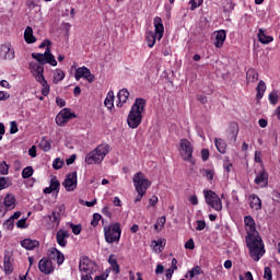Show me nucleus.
I'll return each mask as SVG.
<instances>
[{
	"instance_id": "16",
	"label": "nucleus",
	"mask_w": 280,
	"mask_h": 280,
	"mask_svg": "<svg viewBox=\"0 0 280 280\" xmlns=\"http://www.w3.org/2000/svg\"><path fill=\"white\" fill-rule=\"evenodd\" d=\"M38 269L43 275H51L54 272V262L47 257H44L38 262Z\"/></svg>"
},
{
	"instance_id": "32",
	"label": "nucleus",
	"mask_w": 280,
	"mask_h": 280,
	"mask_svg": "<svg viewBox=\"0 0 280 280\" xmlns=\"http://www.w3.org/2000/svg\"><path fill=\"white\" fill-rule=\"evenodd\" d=\"M108 264L112 266L113 272H115V275H119V264L117 262V258H115V255H109Z\"/></svg>"
},
{
	"instance_id": "56",
	"label": "nucleus",
	"mask_w": 280,
	"mask_h": 280,
	"mask_svg": "<svg viewBox=\"0 0 280 280\" xmlns=\"http://www.w3.org/2000/svg\"><path fill=\"white\" fill-rule=\"evenodd\" d=\"M7 100H10V93L0 91V102H5Z\"/></svg>"
},
{
	"instance_id": "57",
	"label": "nucleus",
	"mask_w": 280,
	"mask_h": 280,
	"mask_svg": "<svg viewBox=\"0 0 280 280\" xmlns=\"http://www.w3.org/2000/svg\"><path fill=\"white\" fill-rule=\"evenodd\" d=\"M8 187V179L5 177H0V191L7 189Z\"/></svg>"
},
{
	"instance_id": "58",
	"label": "nucleus",
	"mask_w": 280,
	"mask_h": 280,
	"mask_svg": "<svg viewBox=\"0 0 280 280\" xmlns=\"http://www.w3.org/2000/svg\"><path fill=\"white\" fill-rule=\"evenodd\" d=\"M201 159H202V161H209V150L208 149L201 150Z\"/></svg>"
},
{
	"instance_id": "47",
	"label": "nucleus",
	"mask_w": 280,
	"mask_h": 280,
	"mask_svg": "<svg viewBox=\"0 0 280 280\" xmlns=\"http://www.w3.org/2000/svg\"><path fill=\"white\" fill-rule=\"evenodd\" d=\"M70 228L72 229V233L74 234V235H80V233H82V225H80V224H70Z\"/></svg>"
},
{
	"instance_id": "29",
	"label": "nucleus",
	"mask_w": 280,
	"mask_h": 280,
	"mask_svg": "<svg viewBox=\"0 0 280 280\" xmlns=\"http://www.w3.org/2000/svg\"><path fill=\"white\" fill-rule=\"evenodd\" d=\"M257 80H259V74L257 73V71L255 69H249L246 72V82L247 84H250L253 82H257Z\"/></svg>"
},
{
	"instance_id": "24",
	"label": "nucleus",
	"mask_w": 280,
	"mask_h": 280,
	"mask_svg": "<svg viewBox=\"0 0 280 280\" xmlns=\"http://www.w3.org/2000/svg\"><path fill=\"white\" fill-rule=\"evenodd\" d=\"M21 246L26 250H34V248H38V246H40V243L36 240L25 238L21 242Z\"/></svg>"
},
{
	"instance_id": "1",
	"label": "nucleus",
	"mask_w": 280,
	"mask_h": 280,
	"mask_svg": "<svg viewBox=\"0 0 280 280\" xmlns=\"http://www.w3.org/2000/svg\"><path fill=\"white\" fill-rule=\"evenodd\" d=\"M143 110H145V100L136 98L127 118L129 128H139L141 121H143Z\"/></svg>"
},
{
	"instance_id": "36",
	"label": "nucleus",
	"mask_w": 280,
	"mask_h": 280,
	"mask_svg": "<svg viewBox=\"0 0 280 280\" xmlns=\"http://www.w3.org/2000/svg\"><path fill=\"white\" fill-rule=\"evenodd\" d=\"M39 148L44 152H49V150H51V140H48L47 138L43 137L39 142Z\"/></svg>"
},
{
	"instance_id": "20",
	"label": "nucleus",
	"mask_w": 280,
	"mask_h": 280,
	"mask_svg": "<svg viewBox=\"0 0 280 280\" xmlns=\"http://www.w3.org/2000/svg\"><path fill=\"white\" fill-rule=\"evenodd\" d=\"M154 27H155V35H158V40H161L163 38V34L165 32V27L163 26V20L161 18L156 16L154 18Z\"/></svg>"
},
{
	"instance_id": "51",
	"label": "nucleus",
	"mask_w": 280,
	"mask_h": 280,
	"mask_svg": "<svg viewBox=\"0 0 280 280\" xmlns=\"http://www.w3.org/2000/svg\"><path fill=\"white\" fill-rule=\"evenodd\" d=\"M103 215H106V218H113V212L110 211V207L104 206L102 209Z\"/></svg>"
},
{
	"instance_id": "6",
	"label": "nucleus",
	"mask_w": 280,
	"mask_h": 280,
	"mask_svg": "<svg viewBox=\"0 0 280 280\" xmlns=\"http://www.w3.org/2000/svg\"><path fill=\"white\" fill-rule=\"evenodd\" d=\"M179 154L183 161H187L191 165H196V160H194V145L187 139H182L179 142Z\"/></svg>"
},
{
	"instance_id": "5",
	"label": "nucleus",
	"mask_w": 280,
	"mask_h": 280,
	"mask_svg": "<svg viewBox=\"0 0 280 280\" xmlns=\"http://www.w3.org/2000/svg\"><path fill=\"white\" fill-rule=\"evenodd\" d=\"M104 237L107 244H115L121 240V224L119 222L104 226Z\"/></svg>"
},
{
	"instance_id": "17",
	"label": "nucleus",
	"mask_w": 280,
	"mask_h": 280,
	"mask_svg": "<svg viewBox=\"0 0 280 280\" xmlns=\"http://www.w3.org/2000/svg\"><path fill=\"white\" fill-rule=\"evenodd\" d=\"M0 58L2 60H13L14 58V48L12 44H3L0 48Z\"/></svg>"
},
{
	"instance_id": "61",
	"label": "nucleus",
	"mask_w": 280,
	"mask_h": 280,
	"mask_svg": "<svg viewBox=\"0 0 280 280\" xmlns=\"http://www.w3.org/2000/svg\"><path fill=\"white\" fill-rule=\"evenodd\" d=\"M156 202H159V197H156V196H152V198H150V200H149L150 207H154V205H156Z\"/></svg>"
},
{
	"instance_id": "64",
	"label": "nucleus",
	"mask_w": 280,
	"mask_h": 280,
	"mask_svg": "<svg viewBox=\"0 0 280 280\" xmlns=\"http://www.w3.org/2000/svg\"><path fill=\"white\" fill-rule=\"evenodd\" d=\"M81 280H93V277H91V273H82Z\"/></svg>"
},
{
	"instance_id": "23",
	"label": "nucleus",
	"mask_w": 280,
	"mask_h": 280,
	"mask_svg": "<svg viewBox=\"0 0 280 280\" xmlns=\"http://www.w3.org/2000/svg\"><path fill=\"white\" fill-rule=\"evenodd\" d=\"M68 237H69V232L67 230H59L56 234L57 244H59V246H62V248H65V246H67Z\"/></svg>"
},
{
	"instance_id": "19",
	"label": "nucleus",
	"mask_w": 280,
	"mask_h": 280,
	"mask_svg": "<svg viewBox=\"0 0 280 280\" xmlns=\"http://www.w3.org/2000/svg\"><path fill=\"white\" fill-rule=\"evenodd\" d=\"M56 191V194H58L60 191V182L58 180V178L56 176H52L50 179V185L49 187H46L44 189V194H51Z\"/></svg>"
},
{
	"instance_id": "44",
	"label": "nucleus",
	"mask_w": 280,
	"mask_h": 280,
	"mask_svg": "<svg viewBox=\"0 0 280 280\" xmlns=\"http://www.w3.org/2000/svg\"><path fill=\"white\" fill-rule=\"evenodd\" d=\"M8 172H10V166L8 163H5V161L0 162V174L5 176L8 175Z\"/></svg>"
},
{
	"instance_id": "35",
	"label": "nucleus",
	"mask_w": 280,
	"mask_h": 280,
	"mask_svg": "<svg viewBox=\"0 0 280 280\" xmlns=\"http://www.w3.org/2000/svg\"><path fill=\"white\" fill-rule=\"evenodd\" d=\"M256 91H257V94H256L257 100H261L264 97V93H266V82L259 81L256 88Z\"/></svg>"
},
{
	"instance_id": "10",
	"label": "nucleus",
	"mask_w": 280,
	"mask_h": 280,
	"mask_svg": "<svg viewBox=\"0 0 280 280\" xmlns=\"http://www.w3.org/2000/svg\"><path fill=\"white\" fill-rule=\"evenodd\" d=\"M30 71L32 75L35 78L36 82H43L45 81V68L43 67V63L38 65L36 62L30 63Z\"/></svg>"
},
{
	"instance_id": "55",
	"label": "nucleus",
	"mask_w": 280,
	"mask_h": 280,
	"mask_svg": "<svg viewBox=\"0 0 280 280\" xmlns=\"http://www.w3.org/2000/svg\"><path fill=\"white\" fill-rule=\"evenodd\" d=\"M185 248H187L188 250H194V248H196V244L194 243V238H190L185 243Z\"/></svg>"
},
{
	"instance_id": "3",
	"label": "nucleus",
	"mask_w": 280,
	"mask_h": 280,
	"mask_svg": "<svg viewBox=\"0 0 280 280\" xmlns=\"http://www.w3.org/2000/svg\"><path fill=\"white\" fill-rule=\"evenodd\" d=\"M45 47L47 48L44 54L33 52L32 58L39 62V65H50L51 67H57L58 61H56V57H54L51 50L49 49V47H51V40L45 39L44 42H42V44L39 45V49H45Z\"/></svg>"
},
{
	"instance_id": "14",
	"label": "nucleus",
	"mask_w": 280,
	"mask_h": 280,
	"mask_svg": "<svg viewBox=\"0 0 280 280\" xmlns=\"http://www.w3.org/2000/svg\"><path fill=\"white\" fill-rule=\"evenodd\" d=\"M244 222H245V230L247 232V237L259 235V232H257V228L255 226V219H253V217L250 215L245 217Z\"/></svg>"
},
{
	"instance_id": "34",
	"label": "nucleus",
	"mask_w": 280,
	"mask_h": 280,
	"mask_svg": "<svg viewBox=\"0 0 280 280\" xmlns=\"http://www.w3.org/2000/svg\"><path fill=\"white\" fill-rule=\"evenodd\" d=\"M147 43L148 47H154V45H156V33L152 31L147 32Z\"/></svg>"
},
{
	"instance_id": "12",
	"label": "nucleus",
	"mask_w": 280,
	"mask_h": 280,
	"mask_svg": "<svg viewBox=\"0 0 280 280\" xmlns=\"http://www.w3.org/2000/svg\"><path fill=\"white\" fill-rule=\"evenodd\" d=\"M75 115L71 113V109L63 108L60 113L56 116V124L57 126H65L69 119H74Z\"/></svg>"
},
{
	"instance_id": "50",
	"label": "nucleus",
	"mask_w": 280,
	"mask_h": 280,
	"mask_svg": "<svg viewBox=\"0 0 280 280\" xmlns=\"http://www.w3.org/2000/svg\"><path fill=\"white\" fill-rule=\"evenodd\" d=\"M16 132H19V125H16V121H11L10 122V133L16 135Z\"/></svg>"
},
{
	"instance_id": "13",
	"label": "nucleus",
	"mask_w": 280,
	"mask_h": 280,
	"mask_svg": "<svg viewBox=\"0 0 280 280\" xmlns=\"http://www.w3.org/2000/svg\"><path fill=\"white\" fill-rule=\"evenodd\" d=\"M62 211H65V206H59L52 210L50 215H48V219L50 220V226L56 229L57 226H60Z\"/></svg>"
},
{
	"instance_id": "46",
	"label": "nucleus",
	"mask_w": 280,
	"mask_h": 280,
	"mask_svg": "<svg viewBox=\"0 0 280 280\" xmlns=\"http://www.w3.org/2000/svg\"><path fill=\"white\" fill-rule=\"evenodd\" d=\"M205 0H190L189 5L190 10L194 11L196 8H200V4L203 3Z\"/></svg>"
},
{
	"instance_id": "28",
	"label": "nucleus",
	"mask_w": 280,
	"mask_h": 280,
	"mask_svg": "<svg viewBox=\"0 0 280 280\" xmlns=\"http://www.w3.org/2000/svg\"><path fill=\"white\" fill-rule=\"evenodd\" d=\"M24 39H25V43H27L28 45H32L36 40V37L34 36V30H32L31 26L25 28Z\"/></svg>"
},
{
	"instance_id": "37",
	"label": "nucleus",
	"mask_w": 280,
	"mask_h": 280,
	"mask_svg": "<svg viewBox=\"0 0 280 280\" xmlns=\"http://www.w3.org/2000/svg\"><path fill=\"white\" fill-rule=\"evenodd\" d=\"M62 80H65V71L56 69L52 79L54 84H58L59 82H62Z\"/></svg>"
},
{
	"instance_id": "9",
	"label": "nucleus",
	"mask_w": 280,
	"mask_h": 280,
	"mask_svg": "<svg viewBox=\"0 0 280 280\" xmlns=\"http://www.w3.org/2000/svg\"><path fill=\"white\" fill-rule=\"evenodd\" d=\"M74 78L78 82L79 80H82V78H84V80L90 83L95 82V75L91 73V70L89 68L84 66L75 70Z\"/></svg>"
},
{
	"instance_id": "2",
	"label": "nucleus",
	"mask_w": 280,
	"mask_h": 280,
	"mask_svg": "<svg viewBox=\"0 0 280 280\" xmlns=\"http://www.w3.org/2000/svg\"><path fill=\"white\" fill-rule=\"evenodd\" d=\"M245 242L249 250V257L253 261H259L266 255V248L264 247V241L259 234L255 236H246Z\"/></svg>"
},
{
	"instance_id": "59",
	"label": "nucleus",
	"mask_w": 280,
	"mask_h": 280,
	"mask_svg": "<svg viewBox=\"0 0 280 280\" xmlns=\"http://www.w3.org/2000/svg\"><path fill=\"white\" fill-rule=\"evenodd\" d=\"M26 220H27V219H20V220L16 222L18 229H26V226H27V225L25 224Z\"/></svg>"
},
{
	"instance_id": "42",
	"label": "nucleus",
	"mask_w": 280,
	"mask_h": 280,
	"mask_svg": "<svg viewBox=\"0 0 280 280\" xmlns=\"http://www.w3.org/2000/svg\"><path fill=\"white\" fill-rule=\"evenodd\" d=\"M33 174H34V168H32V166H26L22 171V178H31Z\"/></svg>"
},
{
	"instance_id": "15",
	"label": "nucleus",
	"mask_w": 280,
	"mask_h": 280,
	"mask_svg": "<svg viewBox=\"0 0 280 280\" xmlns=\"http://www.w3.org/2000/svg\"><path fill=\"white\" fill-rule=\"evenodd\" d=\"M79 269L84 275H93V262L89 257L83 256L80 258Z\"/></svg>"
},
{
	"instance_id": "25",
	"label": "nucleus",
	"mask_w": 280,
	"mask_h": 280,
	"mask_svg": "<svg viewBox=\"0 0 280 280\" xmlns=\"http://www.w3.org/2000/svg\"><path fill=\"white\" fill-rule=\"evenodd\" d=\"M255 183H256V185H259L260 187H267L268 173H266V171L259 172L255 178Z\"/></svg>"
},
{
	"instance_id": "8",
	"label": "nucleus",
	"mask_w": 280,
	"mask_h": 280,
	"mask_svg": "<svg viewBox=\"0 0 280 280\" xmlns=\"http://www.w3.org/2000/svg\"><path fill=\"white\" fill-rule=\"evenodd\" d=\"M132 180L136 191H144V194L150 189V185H152V182L145 178V175L141 172L136 173Z\"/></svg>"
},
{
	"instance_id": "62",
	"label": "nucleus",
	"mask_w": 280,
	"mask_h": 280,
	"mask_svg": "<svg viewBox=\"0 0 280 280\" xmlns=\"http://www.w3.org/2000/svg\"><path fill=\"white\" fill-rule=\"evenodd\" d=\"M28 154L32 159H36V147H32L30 150H28Z\"/></svg>"
},
{
	"instance_id": "45",
	"label": "nucleus",
	"mask_w": 280,
	"mask_h": 280,
	"mask_svg": "<svg viewBox=\"0 0 280 280\" xmlns=\"http://www.w3.org/2000/svg\"><path fill=\"white\" fill-rule=\"evenodd\" d=\"M63 165H65V161H62L60 158H56L52 162L54 170H62Z\"/></svg>"
},
{
	"instance_id": "18",
	"label": "nucleus",
	"mask_w": 280,
	"mask_h": 280,
	"mask_svg": "<svg viewBox=\"0 0 280 280\" xmlns=\"http://www.w3.org/2000/svg\"><path fill=\"white\" fill-rule=\"evenodd\" d=\"M48 257L57 261L58 266H62V264H65V254L57 248H50L48 250Z\"/></svg>"
},
{
	"instance_id": "53",
	"label": "nucleus",
	"mask_w": 280,
	"mask_h": 280,
	"mask_svg": "<svg viewBox=\"0 0 280 280\" xmlns=\"http://www.w3.org/2000/svg\"><path fill=\"white\" fill-rule=\"evenodd\" d=\"M4 226H7L8 231H12L14 229V220L11 217L4 222Z\"/></svg>"
},
{
	"instance_id": "31",
	"label": "nucleus",
	"mask_w": 280,
	"mask_h": 280,
	"mask_svg": "<svg viewBox=\"0 0 280 280\" xmlns=\"http://www.w3.org/2000/svg\"><path fill=\"white\" fill-rule=\"evenodd\" d=\"M214 144H215L218 152H220V154H226V141H224L221 138H219V139L215 138Z\"/></svg>"
},
{
	"instance_id": "39",
	"label": "nucleus",
	"mask_w": 280,
	"mask_h": 280,
	"mask_svg": "<svg viewBox=\"0 0 280 280\" xmlns=\"http://www.w3.org/2000/svg\"><path fill=\"white\" fill-rule=\"evenodd\" d=\"M154 250H163L165 248V240L159 238L158 241L152 242Z\"/></svg>"
},
{
	"instance_id": "43",
	"label": "nucleus",
	"mask_w": 280,
	"mask_h": 280,
	"mask_svg": "<svg viewBox=\"0 0 280 280\" xmlns=\"http://www.w3.org/2000/svg\"><path fill=\"white\" fill-rule=\"evenodd\" d=\"M277 102H279V94L277 93V91H272L269 94V103L275 106L277 105Z\"/></svg>"
},
{
	"instance_id": "21",
	"label": "nucleus",
	"mask_w": 280,
	"mask_h": 280,
	"mask_svg": "<svg viewBox=\"0 0 280 280\" xmlns=\"http://www.w3.org/2000/svg\"><path fill=\"white\" fill-rule=\"evenodd\" d=\"M118 103L116 104L117 108H121L126 102H128V97H130V92H128V89H122L117 94Z\"/></svg>"
},
{
	"instance_id": "52",
	"label": "nucleus",
	"mask_w": 280,
	"mask_h": 280,
	"mask_svg": "<svg viewBox=\"0 0 280 280\" xmlns=\"http://www.w3.org/2000/svg\"><path fill=\"white\" fill-rule=\"evenodd\" d=\"M223 167L225 170V172H231V168L233 167V163H231V161L229 159H225L223 161Z\"/></svg>"
},
{
	"instance_id": "27",
	"label": "nucleus",
	"mask_w": 280,
	"mask_h": 280,
	"mask_svg": "<svg viewBox=\"0 0 280 280\" xmlns=\"http://www.w3.org/2000/svg\"><path fill=\"white\" fill-rule=\"evenodd\" d=\"M258 40L262 45H268V43H272L275 38L272 36L266 35V32H264L262 28L258 30Z\"/></svg>"
},
{
	"instance_id": "40",
	"label": "nucleus",
	"mask_w": 280,
	"mask_h": 280,
	"mask_svg": "<svg viewBox=\"0 0 280 280\" xmlns=\"http://www.w3.org/2000/svg\"><path fill=\"white\" fill-rule=\"evenodd\" d=\"M165 222H166L165 217L159 218L156 220V223L154 224L155 231H163V229L165 228Z\"/></svg>"
},
{
	"instance_id": "41",
	"label": "nucleus",
	"mask_w": 280,
	"mask_h": 280,
	"mask_svg": "<svg viewBox=\"0 0 280 280\" xmlns=\"http://www.w3.org/2000/svg\"><path fill=\"white\" fill-rule=\"evenodd\" d=\"M39 84L43 86L42 95H44V97H47V95H49V83H47V80H44L40 81Z\"/></svg>"
},
{
	"instance_id": "60",
	"label": "nucleus",
	"mask_w": 280,
	"mask_h": 280,
	"mask_svg": "<svg viewBox=\"0 0 280 280\" xmlns=\"http://www.w3.org/2000/svg\"><path fill=\"white\" fill-rule=\"evenodd\" d=\"M136 191H137L138 195H137L136 199L133 200V202H141L145 191H140V190H136Z\"/></svg>"
},
{
	"instance_id": "38",
	"label": "nucleus",
	"mask_w": 280,
	"mask_h": 280,
	"mask_svg": "<svg viewBox=\"0 0 280 280\" xmlns=\"http://www.w3.org/2000/svg\"><path fill=\"white\" fill-rule=\"evenodd\" d=\"M4 272L5 275H12V272H14V267L12 266L10 257L8 256H4Z\"/></svg>"
},
{
	"instance_id": "4",
	"label": "nucleus",
	"mask_w": 280,
	"mask_h": 280,
	"mask_svg": "<svg viewBox=\"0 0 280 280\" xmlns=\"http://www.w3.org/2000/svg\"><path fill=\"white\" fill-rule=\"evenodd\" d=\"M110 152V145L108 144H100L92 152L85 155V163L88 165H100L104 159H106V154Z\"/></svg>"
},
{
	"instance_id": "11",
	"label": "nucleus",
	"mask_w": 280,
	"mask_h": 280,
	"mask_svg": "<svg viewBox=\"0 0 280 280\" xmlns=\"http://www.w3.org/2000/svg\"><path fill=\"white\" fill-rule=\"evenodd\" d=\"M63 187L68 191H74L78 187V172H72L66 175V179L62 183Z\"/></svg>"
},
{
	"instance_id": "22",
	"label": "nucleus",
	"mask_w": 280,
	"mask_h": 280,
	"mask_svg": "<svg viewBox=\"0 0 280 280\" xmlns=\"http://www.w3.org/2000/svg\"><path fill=\"white\" fill-rule=\"evenodd\" d=\"M224 40H226V31H218L214 39V47H217L218 49L222 48V46L224 45Z\"/></svg>"
},
{
	"instance_id": "33",
	"label": "nucleus",
	"mask_w": 280,
	"mask_h": 280,
	"mask_svg": "<svg viewBox=\"0 0 280 280\" xmlns=\"http://www.w3.org/2000/svg\"><path fill=\"white\" fill-rule=\"evenodd\" d=\"M104 104L106 108H109V109L113 108V106H115V93L113 91H109L107 93Z\"/></svg>"
},
{
	"instance_id": "49",
	"label": "nucleus",
	"mask_w": 280,
	"mask_h": 280,
	"mask_svg": "<svg viewBox=\"0 0 280 280\" xmlns=\"http://www.w3.org/2000/svg\"><path fill=\"white\" fill-rule=\"evenodd\" d=\"M264 279L272 280V269L270 267H265Z\"/></svg>"
},
{
	"instance_id": "54",
	"label": "nucleus",
	"mask_w": 280,
	"mask_h": 280,
	"mask_svg": "<svg viewBox=\"0 0 280 280\" xmlns=\"http://www.w3.org/2000/svg\"><path fill=\"white\" fill-rule=\"evenodd\" d=\"M206 228H207V223L205 222V220L197 221L196 231H205Z\"/></svg>"
},
{
	"instance_id": "26",
	"label": "nucleus",
	"mask_w": 280,
	"mask_h": 280,
	"mask_svg": "<svg viewBox=\"0 0 280 280\" xmlns=\"http://www.w3.org/2000/svg\"><path fill=\"white\" fill-rule=\"evenodd\" d=\"M3 205L8 211H12V209H14V207H16V198H14V195L8 194L4 197Z\"/></svg>"
},
{
	"instance_id": "48",
	"label": "nucleus",
	"mask_w": 280,
	"mask_h": 280,
	"mask_svg": "<svg viewBox=\"0 0 280 280\" xmlns=\"http://www.w3.org/2000/svg\"><path fill=\"white\" fill-rule=\"evenodd\" d=\"M100 220H102V214L94 213L93 214V220L91 221V225L92 226H97V224H100Z\"/></svg>"
},
{
	"instance_id": "63",
	"label": "nucleus",
	"mask_w": 280,
	"mask_h": 280,
	"mask_svg": "<svg viewBox=\"0 0 280 280\" xmlns=\"http://www.w3.org/2000/svg\"><path fill=\"white\" fill-rule=\"evenodd\" d=\"M189 202L190 203H192V205H198V196H196V195H191L190 197H189Z\"/></svg>"
},
{
	"instance_id": "30",
	"label": "nucleus",
	"mask_w": 280,
	"mask_h": 280,
	"mask_svg": "<svg viewBox=\"0 0 280 280\" xmlns=\"http://www.w3.org/2000/svg\"><path fill=\"white\" fill-rule=\"evenodd\" d=\"M249 206L252 209H255L256 211H259V209H261V199L257 195H252L249 197Z\"/></svg>"
},
{
	"instance_id": "7",
	"label": "nucleus",
	"mask_w": 280,
	"mask_h": 280,
	"mask_svg": "<svg viewBox=\"0 0 280 280\" xmlns=\"http://www.w3.org/2000/svg\"><path fill=\"white\" fill-rule=\"evenodd\" d=\"M203 196L207 205L214 211H222V199L212 190H203Z\"/></svg>"
}]
</instances>
